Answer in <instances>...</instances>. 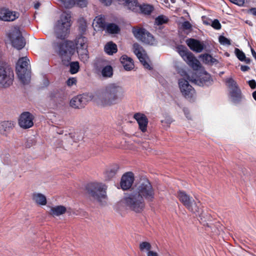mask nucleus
<instances>
[{
  "mask_svg": "<svg viewBox=\"0 0 256 256\" xmlns=\"http://www.w3.org/2000/svg\"><path fill=\"white\" fill-rule=\"evenodd\" d=\"M251 52H252V54L253 57L255 58V60H256V52L252 48H251Z\"/></svg>",
  "mask_w": 256,
  "mask_h": 256,
  "instance_id": "nucleus-57",
  "label": "nucleus"
},
{
  "mask_svg": "<svg viewBox=\"0 0 256 256\" xmlns=\"http://www.w3.org/2000/svg\"><path fill=\"white\" fill-rule=\"evenodd\" d=\"M248 84L252 89H254L256 88V82L254 80H250Z\"/></svg>",
  "mask_w": 256,
  "mask_h": 256,
  "instance_id": "nucleus-51",
  "label": "nucleus"
},
{
  "mask_svg": "<svg viewBox=\"0 0 256 256\" xmlns=\"http://www.w3.org/2000/svg\"><path fill=\"white\" fill-rule=\"evenodd\" d=\"M226 83L229 88L230 96L232 101L234 103L240 102L242 99V92L236 82L230 78L226 79Z\"/></svg>",
  "mask_w": 256,
  "mask_h": 256,
  "instance_id": "nucleus-11",
  "label": "nucleus"
},
{
  "mask_svg": "<svg viewBox=\"0 0 256 256\" xmlns=\"http://www.w3.org/2000/svg\"><path fill=\"white\" fill-rule=\"evenodd\" d=\"M95 21L96 26H98L102 30H105L108 24L106 22L104 16H99L96 17Z\"/></svg>",
  "mask_w": 256,
  "mask_h": 256,
  "instance_id": "nucleus-33",
  "label": "nucleus"
},
{
  "mask_svg": "<svg viewBox=\"0 0 256 256\" xmlns=\"http://www.w3.org/2000/svg\"><path fill=\"white\" fill-rule=\"evenodd\" d=\"M183 111H184V114L186 116V118H188V120H191L192 118L190 116V112H189L188 110L186 108H184L183 109Z\"/></svg>",
  "mask_w": 256,
  "mask_h": 256,
  "instance_id": "nucleus-52",
  "label": "nucleus"
},
{
  "mask_svg": "<svg viewBox=\"0 0 256 256\" xmlns=\"http://www.w3.org/2000/svg\"><path fill=\"white\" fill-rule=\"evenodd\" d=\"M62 6L66 8H70L75 4L74 0H58Z\"/></svg>",
  "mask_w": 256,
  "mask_h": 256,
  "instance_id": "nucleus-40",
  "label": "nucleus"
},
{
  "mask_svg": "<svg viewBox=\"0 0 256 256\" xmlns=\"http://www.w3.org/2000/svg\"><path fill=\"white\" fill-rule=\"evenodd\" d=\"M32 200L35 203L40 206H45L47 203L46 196L40 193H33L32 194Z\"/></svg>",
  "mask_w": 256,
  "mask_h": 256,
  "instance_id": "nucleus-26",
  "label": "nucleus"
},
{
  "mask_svg": "<svg viewBox=\"0 0 256 256\" xmlns=\"http://www.w3.org/2000/svg\"><path fill=\"white\" fill-rule=\"evenodd\" d=\"M119 170V166L117 164L111 166L104 173L105 178L106 180H110L116 174Z\"/></svg>",
  "mask_w": 256,
  "mask_h": 256,
  "instance_id": "nucleus-27",
  "label": "nucleus"
},
{
  "mask_svg": "<svg viewBox=\"0 0 256 256\" xmlns=\"http://www.w3.org/2000/svg\"><path fill=\"white\" fill-rule=\"evenodd\" d=\"M154 10V6L150 4H143L140 6V10L141 12L145 15L150 14Z\"/></svg>",
  "mask_w": 256,
  "mask_h": 256,
  "instance_id": "nucleus-34",
  "label": "nucleus"
},
{
  "mask_svg": "<svg viewBox=\"0 0 256 256\" xmlns=\"http://www.w3.org/2000/svg\"><path fill=\"white\" fill-rule=\"evenodd\" d=\"M182 27L184 30H192V26L188 21H185L182 22Z\"/></svg>",
  "mask_w": 256,
  "mask_h": 256,
  "instance_id": "nucleus-47",
  "label": "nucleus"
},
{
  "mask_svg": "<svg viewBox=\"0 0 256 256\" xmlns=\"http://www.w3.org/2000/svg\"><path fill=\"white\" fill-rule=\"evenodd\" d=\"M66 212V208L63 206H57L54 207H52L50 212V214L53 216H60L64 214Z\"/></svg>",
  "mask_w": 256,
  "mask_h": 256,
  "instance_id": "nucleus-28",
  "label": "nucleus"
},
{
  "mask_svg": "<svg viewBox=\"0 0 256 256\" xmlns=\"http://www.w3.org/2000/svg\"><path fill=\"white\" fill-rule=\"evenodd\" d=\"M70 18L71 16L70 14L67 13L61 15L60 19L58 20L54 26V32L56 38L60 39V40L55 41L53 44L58 42L66 41L64 40L70 32V29L71 26ZM54 44H52V46Z\"/></svg>",
  "mask_w": 256,
  "mask_h": 256,
  "instance_id": "nucleus-5",
  "label": "nucleus"
},
{
  "mask_svg": "<svg viewBox=\"0 0 256 256\" xmlns=\"http://www.w3.org/2000/svg\"><path fill=\"white\" fill-rule=\"evenodd\" d=\"M40 6V3L37 2L34 4V8L35 9H38L39 8Z\"/></svg>",
  "mask_w": 256,
  "mask_h": 256,
  "instance_id": "nucleus-58",
  "label": "nucleus"
},
{
  "mask_svg": "<svg viewBox=\"0 0 256 256\" xmlns=\"http://www.w3.org/2000/svg\"><path fill=\"white\" fill-rule=\"evenodd\" d=\"M34 116L30 112H23L19 117L18 124L24 129L30 128L34 125Z\"/></svg>",
  "mask_w": 256,
  "mask_h": 256,
  "instance_id": "nucleus-14",
  "label": "nucleus"
},
{
  "mask_svg": "<svg viewBox=\"0 0 256 256\" xmlns=\"http://www.w3.org/2000/svg\"><path fill=\"white\" fill-rule=\"evenodd\" d=\"M133 51L144 68L149 70L152 69V66L146 60V54L143 53L145 52L144 50L139 44L134 43L133 44Z\"/></svg>",
  "mask_w": 256,
  "mask_h": 256,
  "instance_id": "nucleus-16",
  "label": "nucleus"
},
{
  "mask_svg": "<svg viewBox=\"0 0 256 256\" xmlns=\"http://www.w3.org/2000/svg\"><path fill=\"white\" fill-rule=\"evenodd\" d=\"M86 189L90 196L101 204H103V202H106L108 198L107 186L102 183L98 182L88 183L86 186Z\"/></svg>",
  "mask_w": 256,
  "mask_h": 256,
  "instance_id": "nucleus-4",
  "label": "nucleus"
},
{
  "mask_svg": "<svg viewBox=\"0 0 256 256\" xmlns=\"http://www.w3.org/2000/svg\"><path fill=\"white\" fill-rule=\"evenodd\" d=\"M87 38L82 36H78L75 40V43L72 42L74 45L75 48H88Z\"/></svg>",
  "mask_w": 256,
  "mask_h": 256,
  "instance_id": "nucleus-29",
  "label": "nucleus"
},
{
  "mask_svg": "<svg viewBox=\"0 0 256 256\" xmlns=\"http://www.w3.org/2000/svg\"><path fill=\"white\" fill-rule=\"evenodd\" d=\"M250 69V67L247 66L242 65L240 66V70L242 72L248 71Z\"/></svg>",
  "mask_w": 256,
  "mask_h": 256,
  "instance_id": "nucleus-55",
  "label": "nucleus"
},
{
  "mask_svg": "<svg viewBox=\"0 0 256 256\" xmlns=\"http://www.w3.org/2000/svg\"><path fill=\"white\" fill-rule=\"evenodd\" d=\"M14 77L12 68L6 62H0V86H10L13 82Z\"/></svg>",
  "mask_w": 256,
  "mask_h": 256,
  "instance_id": "nucleus-9",
  "label": "nucleus"
},
{
  "mask_svg": "<svg viewBox=\"0 0 256 256\" xmlns=\"http://www.w3.org/2000/svg\"><path fill=\"white\" fill-rule=\"evenodd\" d=\"M169 20L168 18L164 16V15H160L158 16L156 19H155V24H157L158 26L162 25L164 24H166L168 22Z\"/></svg>",
  "mask_w": 256,
  "mask_h": 256,
  "instance_id": "nucleus-39",
  "label": "nucleus"
},
{
  "mask_svg": "<svg viewBox=\"0 0 256 256\" xmlns=\"http://www.w3.org/2000/svg\"><path fill=\"white\" fill-rule=\"evenodd\" d=\"M132 32L134 36L144 43L152 44L154 41L153 36L144 28L134 27Z\"/></svg>",
  "mask_w": 256,
  "mask_h": 256,
  "instance_id": "nucleus-13",
  "label": "nucleus"
},
{
  "mask_svg": "<svg viewBox=\"0 0 256 256\" xmlns=\"http://www.w3.org/2000/svg\"><path fill=\"white\" fill-rule=\"evenodd\" d=\"M20 13L12 11L8 8H0V20L4 22H12L18 18Z\"/></svg>",
  "mask_w": 256,
  "mask_h": 256,
  "instance_id": "nucleus-17",
  "label": "nucleus"
},
{
  "mask_svg": "<svg viewBox=\"0 0 256 256\" xmlns=\"http://www.w3.org/2000/svg\"><path fill=\"white\" fill-rule=\"evenodd\" d=\"M134 118L136 120L138 124V128L142 132L147 131L148 120L146 116L142 113L136 112L134 114Z\"/></svg>",
  "mask_w": 256,
  "mask_h": 256,
  "instance_id": "nucleus-18",
  "label": "nucleus"
},
{
  "mask_svg": "<svg viewBox=\"0 0 256 256\" xmlns=\"http://www.w3.org/2000/svg\"><path fill=\"white\" fill-rule=\"evenodd\" d=\"M231 2L238 5L240 6H243L244 4L245 0H229Z\"/></svg>",
  "mask_w": 256,
  "mask_h": 256,
  "instance_id": "nucleus-49",
  "label": "nucleus"
},
{
  "mask_svg": "<svg viewBox=\"0 0 256 256\" xmlns=\"http://www.w3.org/2000/svg\"><path fill=\"white\" fill-rule=\"evenodd\" d=\"M53 48L61 58L63 64L70 66L71 74H76L79 71L78 62H70L75 52V46L72 41L56 42L54 44Z\"/></svg>",
  "mask_w": 256,
  "mask_h": 256,
  "instance_id": "nucleus-1",
  "label": "nucleus"
},
{
  "mask_svg": "<svg viewBox=\"0 0 256 256\" xmlns=\"http://www.w3.org/2000/svg\"><path fill=\"white\" fill-rule=\"evenodd\" d=\"M186 43L190 50L196 52H202L204 48L203 42L192 38L186 40Z\"/></svg>",
  "mask_w": 256,
  "mask_h": 256,
  "instance_id": "nucleus-22",
  "label": "nucleus"
},
{
  "mask_svg": "<svg viewBox=\"0 0 256 256\" xmlns=\"http://www.w3.org/2000/svg\"><path fill=\"white\" fill-rule=\"evenodd\" d=\"M75 4H76L80 8H84L86 6L87 0H74Z\"/></svg>",
  "mask_w": 256,
  "mask_h": 256,
  "instance_id": "nucleus-46",
  "label": "nucleus"
},
{
  "mask_svg": "<svg viewBox=\"0 0 256 256\" xmlns=\"http://www.w3.org/2000/svg\"><path fill=\"white\" fill-rule=\"evenodd\" d=\"M68 136H69V137H70V138H73V136H74L73 134H72V133H69V134H68Z\"/></svg>",
  "mask_w": 256,
  "mask_h": 256,
  "instance_id": "nucleus-60",
  "label": "nucleus"
},
{
  "mask_svg": "<svg viewBox=\"0 0 256 256\" xmlns=\"http://www.w3.org/2000/svg\"><path fill=\"white\" fill-rule=\"evenodd\" d=\"M248 13L252 14V15L256 16V8H252L248 11Z\"/></svg>",
  "mask_w": 256,
  "mask_h": 256,
  "instance_id": "nucleus-54",
  "label": "nucleus"
},
{
  "mask_svg": "<svg viewBox=\"0 0 256 256\" xmlns=\"http://www.w3.org/2000/svg\"><path fill=\"white\" fill-rule=\"evenodd\" d=\"M34 144V142L32 140H28L26 142V147L30 148Z\"/></svg>",
  "mask_w": 256,
  "mask_h": 256,
  "instance_id": "nucleus-53",
  "label": "nucleus"
},
{
  "mask_svg": "<svg viewBox=\"0 0 256 256\" xmlns=\"http://www.w3.org/2000/svg\"><path fill=\"white\" fill-rule=\"evenodd\" d=\"M243 62H244L246 64H249L251 62V60H250V58H246H246L244 60Z\"/></svg>",
  "mask_w": 256,
  "mask_h": 256,
  "instance_id": "nucleus-56",
  "label": "nucleus"
},
{
  "mask_svg": "<svg viewBox=\"0 0 256 256\" xmlns=\"http://www.w3.org/2000/svg\"><path fill=\"white\" fill-rule=\"evenodd\" d=\"M108 64V61L102 58L98 59L94 63V68L96 71L100 72L103 68Z\"/></svg>",
  "mask_w": 256,
  "mask_h": 256,
  "instance_id": "nucleus-36",
  "label": "nucleus"
},
{
  "mask_svg": "<svg viewBox=\"0 0 256 256\" xmlns=\"http://www.w3.org/2000/svg\"><path fill=\"white\" fill-rule=\"evenodd\" d=\"M135 192L148 202H152L154 199L155 190L148 180H144L140 182Z\"/></svg>",
  "mask_w": 256,
  "mask_h": 256,
  "instance_id": "nucleus-8",
  "label": "nucleus"
},
{
  "mask_svg": "<svg viewBox=\"0 0 256 256\" xmlns=\"http://www.w3.org/2000/svg\"><path fill=\"white\" fill-rule=\"evenodd\" d=\"M203 62L206 64H212L217 60L214 58L210 54H204L202 56Z\"/></svg>",
  "mask_w": 256,
  "mask_h": 256,
  "instance_id": "nucleus-38",
  "label": "nucleus"
},
{
  "mask_svg": "<svg viewBox=\"0 0 256 256\" xmlns=\"http://www.w3.org/2000/svg\"><path fill=\"white\" fill-rule=\"evenodd\" d=\"M16 73L23 84H27L30 80L31 72L30 60L26 57L20 58L16 63Z\"/></svg>",
  "mask_w": 256,
  "mask_h": 256,
  "instance_id": "nucleus-6",
  "label": "nucleus"
},
{
  "mask_svg": "<svg viewBox=\"0 0 256 256\" xmlns=\"http://www.w3.org/2000/svg\"><path fill=\"white\" fill-rule=\"evenodd\" d=\"M134 181V175L132 172H128L124 174L121 178L120 186L123 190H128Z\"/></svg>",
  "mask_w": 256,
  "mask_h": 256,
  "instance_id": "nucleus-20",
  "label": "nucleus"
},
{
  "mask_svg": "<svg viewBox=\"0 0 256 256\" xmlns=\"http://www.w3.org/2000/svg\"><path fill=\"white\" fill-rule=\"evenodd\" d=\"M120 62L126 70H130L134 68V64L132 58L124 55L120 58Z\"/></svg>",
  "mask_w": 256,
  "mask_h": 256,
  "instance_id": "nucleus-25",
  "label": "nucleus"
},
{
  "mask_svg": "<svg viewBox=\"0 0 256 256\" xmlns=\"http://www.w3.org/2000/svg\"><path fill=\"white\" fill-rule=\"evenodd\" d=\"M77 80L76 78H70L66 80V84L68 86H71L74 84H76Z\"/></svg>",
  "mask_w": 256,
  "mask_h": 256,
  "instance_id": "nucleus-48",
  "label": "nucleus"
},
{
  "mask_svg": "<svg viewBox=\"0 0 256 256\" xmlns=\"http://www.w3.org/2000/svg\"><path fill=\"white\" fill-rule=\"evenodd\" d=\"M79 22L78 30L81 33H84L86 30V22L83 18L80 20Z\"/></svg>",
  "mask_w": 256,
  "mask_h": 256,
  "instance_id": "nucleus-42",
  "label": "nucleus"
},
{
  "mask_svg": "<svg viewBox=\"0 0 256 256\" xmlns=\"http://www.w3.org/2000/svg\"><path fill=\"white\" fill-rule=\"evenodd\" d=\"M139 249L142 252H146L147 256H158V253L152 250V245L148 242H142L139 244Z\"/></svg>",
  "mask_w": 256,
  "mask_h": 256,
  "instance_id": "nucleus-24",
  "label": "nucleus"
},
{
  "mask_svg": "<svg viewBox=\"0 0 256 256\" xmlns=\"http://www.w3.org/2000/svg\"><path fill=\"white\" fill-rule=\"evenodd\" d=\"M212 26L216 30H220L222 28L221 24L218 20L215 19L214 20L212 24Z\"/></svg>",
  "mask_w": 256,
  "mask_h": 256,
  "instance_id": "nucleus-45",
  "label": "nucleus"
},
{
  "mask_svg": "<svg viewBox=\"0 0 256 256\" xmlns=\"http://www.w3.org/2000/svg\"><path fill=\"white\" fill-rule=\"evenodd\" d=\"M252 96L254 100L256 101V90L252 92Z\"/></svg>",
  "mask_w": 256,
  "mask_h": 256,
  "instance_id": "nucleus-59",
  "label": "nucleus"
},
{
  "mask_svg": "<svg viewBox=\"0 0 256 256\" xmlns=\"http://www.w3.org/2000/svg\"><path fill=\"white\" fill-rule=\"evenodd\" d=\"M58 94V90H54L51 92H50L48 94V97L50 100H53L57 96Z\"/></svg>",
  "mask_w": 256,
  "mask_h": 256,
  "instance_id": "nucleus-50",
  "label": "nucleus"
},
{
  "mask_svg": "<svg viewBox=\"0 0 256 256\" xmlns=\"http://www.w3.org/2000/svg\"><path fill=\"white\" fill-rule=\"evenodd\" d=\"M77 52L78 53L80 58L84 62L88 61L89 58L88 52V48H76Z\"/></svg>",
  "mask_w": 256,
  "mask_h": 256,
  "instance_id": "nucleus-31",
  "label": "nucleus"
},
{
  "mask_svg": "<svg viewBox=\"0 0 256 256\" xmlns=\"http://www.w3.org/2000/svg\"><path fill=\"white\" fill-rule=\"evenodd\" d=\"M105 30L108 33L110 34H116L120 32L119 26L114 23L108 24Z\"/></svg>",
  "mask_w": 256,
  "mask_h": 256,
  "instance_id": "nucleus-32",
  "label": "nucleus"
},
{
  "mask_svg": "<svg viewBox=\"0 0 256 256\" xmlns=\"http://www.w3.org/2000/svg\"><path fill=\"white\" fill-rule=\"evenodd\" d=\"M247 24H248L250 26H252V22H246Z\"/></svg>",
  "mask_w": 256,
  "mask_h": 256,
  "instance_id": "nucleus-61",
  "label": "nucleus"
},
{
  "mask_svg": "<svg viewBox=\"0 0 256 256\" xmlns=\"http://www.w3.org/2000/svg\"><path fill=\"white\" fill-rule=\"evenodd\" d=\"M176 51L182 57L183 60L194 70H198L200 68L199 61L196 58L194 54L190 52L186 47L183 45H178L176 46Z\"/></svg>",
  "mask_w": 256,
  "mask_h": 256,
  "instance_id": "nucleus-10",
  "label": "nucleus"
},
{
  "mask_svg": "<svg viewBox=\"0 0 256 256\" xmlns=\"http://www.w3.org/2000/svg\"><path fill=\"white\" fill-rule=\"evenodd\" d=\"M87 98L84 95H78L73 98L70 101V105L74 108H81L86 105Z\"/></svg>",
  "mask_w": 256,
  "mask_h": 256,
  "instance_id": "nucleus-23",
  "label": "nucleus"
},
{
  "mask_svg": "<svg viewBox=\"0 0 256 256\" xmlns=\"http://www.w3.org/2000/svg\"><path fill=\"white\" fill-rule=\"evenodd\" d=\"M121 202L128 210L136 214L142 213L146 208L145 200L135 192L125 196Z\"/></svg>",
  "mask_w": 256,
  "mask_h": 256,
  "instance_id": "nucleus-3",
  "label": "nucleus"
},
{
  "mask_svg": "<svg viewBox=\"0 0 256 256\" xmlns=\"http://www.w3.org/2000/svg\"><path fill=\"white\" fill-rule=\"evenodd\" d=\"M60 134H63V130L60 131V132H59Z\"/></svg>",
  "mask_w": 256,
  "mask_h": 256,
  "instance_id": "nucleus-62",
  "label": "nucleus"
},
{
  "mask_svg": "<svg viewBox=\"0 0 256 256\" xmlns=\"http://www.w3.org/2000/svg\"><path fill=\"white\" fill-rule=\"evenodd\" d=\"M186 76L190 81L194 82L200 86H209L212 85L213 82L210 75L206 72L200 76L199 78L194 79V80H190V76L188 74H186Z\"/></svg>",
  "mask_w": 256,
  "mask_h": 256,
  "instance_id": "nucleus-19",
  "label": "nucleus"
},
{
  "mask_svg": "<svg viewBox=\"0 0 256 256\" xmlns=\"http://www.w3.org/2000/svg\"><path fill=\"white\" fill-rule=\"evenodd\" d=\"M178 84L181 92L186 98H190L193 96L194 90L187 80L184 78L180 79Z\"/></svg>",
  "mask_w": 256,
  "mask_h": 256,
  "instance_id": "nucleus-15",
  "label": "nucleus"
},
{
  "mask_svg": "<svg viewBox=\"0 0 256 256\" xmlns=\"http://www.w3.org/2000/svg\"><path fill=\"white\" fill-rule=\"evenodd\" d=\"M105 52L109 55H112L117 52V46L112 42H108L104 46Z\"/></svg>",
  "mask_w": 256,
  "mask_h": 256,
  "instance_id": "nucleus-30",
  "label": "nucleus"
},
{
  "mask_svg": "<svg viewBox=\"0 0 256 256\" xmlns=\"http://www.w3.org/2000/svg\"><path fill=\"white\" fill-rule=\"evenodd\" d=\"M104 77L110 78L113 74V70L112 66L107 64L100 71Z\"/></svg>",
  "mask_w": 256,
  "mask_h": 256,
  "instance_id": "nucleus-35",
  "label": "nucleus"
},
{
  "mask_svg": "<svg viewBox=\"0 0 256 256\" xmlns=\"http://www.w3.org/2000/svg\"><path fill=\"white\" fill-rule=\"evenodd\" d=\"M234 53L237 58L241 62H243L244 60L246 58L244 53L240 49L236 48L234 50Z\"/></svg>",
  "mask_w": 256,
  "mask_h": 256,
  "instance_id": "nucleus-41",
  "label": "nucleus"
},
{
  "mask_svg": "<svg viewBox=\"0 0 256 256\" xmlns=\"http://www.w3.org/2000/svg\"><path fill=\"white\" fill-rule=\"evenodd\" d=\"M219 42L222 44L230 46L231 44L230 40L223 36H220L218 38Z\"/></svg>",
  "mask_w": 256,
  "mask_h": 256,
  "instance_id": "nucleus-43",
  "label": "nucleus"
},
{
  "mask_svg": "<svg viewBox=\"0 0 256 256\" xmlns=\"http://www.w3.org/2000/svg\"><path fill=\"white\" fill-rule=\"evenodd\" d=\"M124 96V90L122 86L116 84H110L100 94L98 104L106 107L120 103Z\"/></svg>",
  "mask_w": 256,
  "mask_h": 256,
  "instance_id": "nucleus-2",
  "label": "nucleus"
},
{
  "mask_svg": "<svg viewBox=\"0 0 256 256\" xmlns=\"http://www.w3.org/2000/svg\"><path fill=\"white\" fill-rule=\"evenodd\" d=\"M128 9L134 12H136L140 10V5L136 0H130L126 4Z\"/></svg>",
  "mask_w": 256,
  "mask_h": 256,
  "instance_id": "nucleus-37",
  "label": "nucleus"
},
{
  "mask_svg": "<svg viewBox=\"0 0 256 256\" xmlns=\"http://www.w3.org/2000/svg\"><path fill=\"white\" fill-rule=\"evenodd\" d=\"M100 2L106 6H110L112 2V0H100ZM120 2L123 4H126L130 0H118Z\"/></svg>",
  "mask_w": 256,
  "mask_h": 256,
  "instance_id": "nucleus-44",
  "label": "nucleus"
},
{
  "mask_svg": "<svg viewBox=\"0 0 256 256\" xmlns=\"http://www.w3.org/2000/svg\"><path fill=\"white\" fill-rule=\"evenodd\" d=\"M16 124L12 120H4L0 122V134L8 136L14 128Z\"/></svg>",
  "mask_w": 256,
  "mask_h": 256,
  "instance_id": "nucleus-21",
  "label": "nucleus"
},
{
  "mask_svg": "<svg viewBox=\"0 0 256 256\" xmlns=\"http://www.w3.org/2000/svg\"><path fill=\"white\" fill-rule=\"evenodd\" d=\"M8 37L11 41L12 46L16 49L21 50L25 46V40L18 28H14L8 34Z\"/></svg>",
  "mask_w": 256,
  "mask_h": 256,
  "instance_id": "nucleus-12",
  "label": "nucleus"
},
{
  "mask_svg": "<svg viewBox=\"0 0 256 256\" xmlns=\"http://www.w3.org/2000/svg\"><path fill=\"white\" fill-rule=\"evenodd\" d=\"M176 196L188 210L194 214L200 212L201 205L200 201H195L190 195L183 190H178Z\"/></svg>",
  "mask_w": 256,
  "mask_h": 256,
  "instance_id": "nucleus-7",
  "label": "nucleus"
}]
</instances>
